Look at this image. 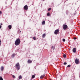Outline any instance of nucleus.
I'll return each instance as SVG.
<instances>
[{"instance_id":"obj_10","label":"nucleus","mask_w":80,"mask_h":80,"mask_svg":"<svg viewBox=\"0 0 80 80\" xmlns=\"http://www.w3.org/2000/svg\"><path fill=\"white\" fill-rule=\"evenodd\" d=\"M4 69V67L3 66H2L1 67V70L2 72H3V70Z\"/></svg>"},{"instance_id":"obj_5","label":"nucleus","mask_w":80,"mask_h":80,"mask_svg":"<svg viewBox=\"0 0 80 80\" xmlns=\"http://www.w3.org/2000/svg\"><path fill=\"white\" fill-rule=\"evenodd\" d=\"M67 28H68V26H67V25L66 24L63 25V29L64 30H66Z\"/></svg>"},{"instance_id":"obj_13","label":"nucleus","mask_w":80,"mask_h":80,"mask_svg":"<svg viewBox=\"0 0 80 80\" xmlns=\"http://www.w3.org/2000/svg\"><path fill=\"white\" fill-rule=\"evenodd\" d=\"M45 36H46V34L45 33H44L42 36V38H45Z\"/></svg>"},{"instance_id":"obj_24","label":"nucleus","mask_w":80,"mask_h":80,"mask_svg":"<svg viewBox=\"0 0 80 80\" xmlns=\"http://www.w3.org/2000/svg\"><path fill=\"white\" fill-rule=\"evenodd\" d=\"M50 10H51V8H49L48 9V11H50Z\"/></svg>"},{"instance_id":"obj_31","label":"nucleus","mask_w":80,"mask_h":80,"mask_svg":"<svg viewBox=\"0 0 80 80\" xmlns=\"http://www.w3.org/2000/svg\"><path fill=\"white\" fill-rule=\"evenodd\" d=\"M2 28V26H1V25H0V28Z\"/></svg>"},{"instance_id":"obj_19","label":"nucleus","mask_w":80,"mask_h":80,"mask_svg":"<svg viewBox=\"0 0 80 80\" xmlns=\"http://www.w3.org/2000/svg\"><path fill=\"white\" fill-rule=\"evenodd\" d=\"M15 54H13L12 55V57H15Z\"/></svg>"},{"instance_id":"obj_2","label":"nucleus","mask_w":80,"mask_h":80,"mask_svg":"<svg viewBox=\"0 0 80 80\" xmlns=\"http://www.w3.org/2000/svg\"><path fill=\"white\" fill-rule=\"evenodd\" d=\"M15 68H16L17 70H19L20 68V64L19 62L17 63L15 65Z\"/></svg>"},{"instance_id":"obj_33","label":"nucleus","mask_w":80,"mask_h":80,"mask_svg":"<svg viewBox=\"0 0 80 80\" xmlns=\"http://www.w3.org/2000/svg\"><path fill=\"white\" fill-rule=\"evenodd\" d=\"M43 0V1H44V0Z\"/></svg>"},{"instance_id":"obj_8","label":"nucleus","mask_w":80,"mask_h":80,"mask_svg":"<svg viewBox=\"0 0 80 80\" xmlns=\"http://www.w3.org/2000/svg\"><path fill=\"white\" fill-rule=\"evenodd\" d=\"M76 48H74L72 49V51L74 53H76Z\"/></svg>"},{"instance_id":"obj_23","label":"nucleus","mask_w":80,"mask_h":80,"mask_svg":"<svg viewBox=\"0 0 80 80\" xmlns=\"http://www.w3.org/2000/svg\"><path fill=\"white\" fill-rule=\"evenodd\" d=\"M63 64L64 65H67V63L66 62H64Z\"/></svg>"},{"instance_id":"obj_26","label":"nucleus","mask_w":80,"mask_h":80,"mask_svg":"<svg viewBox=\"0 0 80 80\" xmlns=\"http://www.w3.org/2000/svg\"><path fill=\"white\" fill-rule=\"evenodd\" d=\"M18 33H21V31H20V30H18Z\"/></svg>"},{"instance_id":"obj_30","label":"nucleus","mask_w":80,"mask_h":80,"mask_svg":"<svg viewBox=\"0 0 80 80\" xmlns=\"http://www.w3.org/2000/svg\"><path fill=\"white\" fill-rule=\"evenodd\" d=\"M74 40H76V39H77V38H74Z\"/></svg>"},{"instance_id":"obj_29","label":"nucleus","mask_w":80,"mask_h":80,"mask_svg":"<svg viewBox=\"0 0 80 80\" xmlns=\"http://www.w3.org/2000/svg\"><path fill=\"white\" fill-rule=\"evenodd\" d=\"M1 40H0V45H1Z\"/></svg>"},{"instance_id":"obj_27","label":"nucleus","mask_w":80,"mask_h":80,"mask_svg":"<svg viewBox=\"0 0 80 80\" xmlns=\"http://www.w3.org/2000/svg\"><path fill=\"white\" fill-rule=\"evenodd\" d=\"M62 40L63 42H65V39H63Z\"/></svg>"},{"instance_id":"obj_28","label":"nucleus","mask_w":80,"mask_h":80,"mask_svg":"<svg viewBox=\"0 0 80 80\" xmlns=\"http://www.w3.org/2000/svg\"><path fill=\"white\" fill-rule=\"evenodd\" d=\"M2 12L0 11V15H1V14H2Z\"/></svg>"},{"instance_id":"obj_14","label":"nucleus","mask_w":80,"mask_h":80,"mask_svg":"<svg viewBox=\"0 0 80 80\" xmlns=\"http://www.w3.org/2000/svg\"><path fill=\"white\" fill-rule=\"evenodd\" d=\"M22 77L21 76V75H20L19 77V79H22Z\"/></svg>"},{"instance_id":"obj_18","label":"nucleus","mask_w":80,"mask_h":80,"mask_svg":"<svg viewBox=\"0 0 80 80\" xmlns=\"http://www.w3.org/2000/svg\"><path fill=\"white\" fill-rule=\"evenodd\" d=\"M0 80H3V79L2 78V77H0Z\"/></svg>"},{"instance_id":"obj_22","label":"nucleus","mask_w":80,"mask_h":80,"mask_svg":"<svg viewBox=\"0 0 80 80\" xmlns=\"http://www.w3.org/2000/svg\"><path fill=\"white\" fill-rule=\"evenodd\" d=\"M51 49H54V47L53 46H52L51 48Z\"/></svg>"},{"instance_id":"obj_25","label":"nucleus","mask_w":80,"mask_h":80,"mask_svg":"<svg viewBox=\"0 0 80 80\" xmlns=\"http://www.w3.org/2000/svg\"><path fill=\"white\" fill-rule=\"evenodd\" d=\"M12 77L13 78H15V76L14 75H12Z\"/></svg>"},{"instance_id":"obj_7","label":"nucleus","mask_w":80,"mask_h":80,"mask_svg":"<svg viewBox=\"0 0 80 80\" xmlns=\"http://www.w3.org/2000/svg\"><path fill=\"white\" fill-rule=\"evenodd\" d=\"M28 63H32V61L30 60V59H28Z\"/></svg>"},{"instance_id":"obj_17","label":"nucleus","mask_w":80,"mask_h":80,"mask_svg":"<svg viewBox=\"0 0 80 80\" xmlns=\"http://www.w3.org/2000/svg\"><path fill=\"white\" fill-rule=\"evenodd\" d=\"M35 76L34 75H32V78H35Z\"/></svg>"},{"instance_id":"obj_20","label":"nucleus","mask_w":80,"mask_h":80,"mask_svg":"<svg viewBox=\"0 0 80 80\" xmlns=\"http://www.w3.org/2000/svg\"><path fill=\"white\" fill-rule=\"evenodd\" d=\"M71 67V65H68L67 66V67Z\"/></svg>"},{"instance_id":"obj_15","label":"nucleus","mask_w":80,"mask_h":80,"mask_svg":"<svg viewBox=\"0 0 80 80\" xmlns=\"http://www.w3.org/2000/svg\"><path fill=\"white\" fill-rule=\"evenodd\" d=\"M50 12H48L47 14V16H50Z\"/></svg>"},{"instance_id":"obj_1","label":"nucleus","mask_w":80,"mask_h":80,"mask_svg":"<svg viewBox=\"0 0 80 80\" xmlns=\"http://www.w3.org/2000/svg\"><path fill=\"white\" fill-rule=\"evenodd\" d=\"M15 43V45H16L17 46L19 45L20 43V39L19 38H18L16 40Z\"/></svg>"},{"instance_id":"obj_9","label":"nucleus","mask_w":80,"mask_h":80,"mask_svg":"<svg viewBox=\"0 0 80 80\" xmlns=\"http://www.w3.org/2000/svg\"><path fill=\"white\" fill-rule=\"evenodd\" d=\"M44 77H45V74L41 75L40 77V78H41V79H42V78H43Z\"/></svg>"},{"instance_id":"obj_6","label":"nucleus","mask_w":80,"mask_h":80,"mask_svg":"<svg viewBox=\"0 0 80 80\" xmlns=\"http://www.w3.org/2000/svg\"><path fill=\"white\" fill-rule=\"evenodd\" d=\"M24 9L26 10H28V6L27 5L24 6Z\"/></svg>"},{"instance_id":"obj_4","label":"nucleus","mask_w":80,"mask_h":80,"mask_svg":"<svg viewBox=\"0 0 80 80\" xmlns=\"http://www.w3.org/2000/svg\"><path fill=\"white\" fill-rule=\"evenodd\" d=\"M59 30L57 29L54 32V34L55 35H57V34H58L59 33Z\"/></svg>"},{"instance_id":"obj_12","label":"nucleus","mask_w":80,"mask_h":80,"mask_svg":"<svg viewBox=\"0 0 80 80\" xmlns=\"http://www.w3.org/2000/svg\"><path fill=\"white\" fill-rule=\"evenodd\" d=\"M45 21H43L42 22V25H45Z\"/></svg>"},{"instance_id":"obj_11","label":"nucleus","mask_w":80,"mask_h":80,"mask_svg":"<svg viewBox=\"0 0 80 80\" xmlns=\"http://www.w3.org/2000/svg\"><path fill=\"white\" fill-rule=\"evenodd\" d=\"M8 28H9V30H11V29H12V25H9L8 26Z\"/></svg>"},{"instance_id":"obj_32","label":"nucleus","mask_w":80,"mask_h":80,"mask_svg":"<svg viewBox=\"0 0 80 80\" xmlns=\"http://www.w3.org/2000/svg\"><path fill=\"white\" fill-rule=\"evenodd\" d=\"M2 24H2V23H1V25H2Z\"/></svg>"},{"instance_id":"obj_3","label":"nucleus","mask_w":80,"mask_h":80,"mask_svg":"<svg viewBox=\"0 0 80 80\" xmlns=\"http://www.w3.org/2000/svg\"><path fill=\"white\" fill-rule=\"evenodd\" d=\"M75 62V63H76V64H78V63H80L79 59H78L76 58Z\"/></svg>"},{"instance_id":"obj_16","label":"nucleus","mask_w":80,"mask_h":80,"mask_svg":"<svg viewBox=\"0 0 80 80\" xmlns=\"http://www.w3.org/2000/svg\"><path fill=\"white\" fill-rule=\"evenodd\" d=\"M67 57V56L66 55L64 54L63 55V57H64V58H66Z\"/></svg>"},{"instance_id":"obj_21","label":"nucleus","mask_w":80,"mask_h":80,"mask_svg":"<svg viewBox=\"0 0 80 80\" xmlns=\"http://www.w3.org/2000/svg\"><path fill=\"white\" fill-rule=\"evenodd\" d=\"M33 39L34 40H36V38H35V37H34L33 38Z\"/></svg>"}]
</instances>
